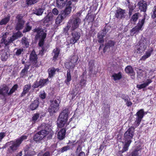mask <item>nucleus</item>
Listing matches in <instances>:
<instances>
[{"mask_svg":"<svg viewBox=\"0 0 156 156\" xmlns=\"http://www.w3.org/2000/svg\"><path fill=\"white\" fill-rule=\"evenodd\" d=\"M78 56L75 55H71L69 57L68 60H67L64 63L65 67L68 69L67 71L66 79L65 81V83L67 86L70 85V82L72 79L71 70L70 69H73L74 68L78 63Z\"/></svg>","mask_w":156,"mask_h":156,"instance_id":"1","label":"nucleus"},{"mask_svg":"<svg viewBox=\"0 0 156 156\" xmlns=\"http://www.w3.org/2000/svg\"><path fill=\"white\" fill-rule=\"evenodd\" d=\"M2 37L1 40V43H4L5 46L8 45L10 43H12L15 40L23 36L22 33L20 31L14 33L13 35L9 38V33L7 32L5 33H3Z\"/></svg>","mask_w":156,"mask_h":156,"instance_id":"2","label":"nucleus"},{"mask_svg":"<svg viewBox=\"0 0 156 156\" xmlns=\"http://www.w3.org/2000/svg\"><path fill=\"white\" fill-rule=\"evenodd\" d=\"M28 136L26 135H23L19 138L17 139L15 141H12L9 143V146L8 148L7 151V153H12L16 151L23 141L26 140Z\"/></svg>","mask_w":156,"mask_h":156,"instance_id":"3","label":"nucleus"},{"mask_svg":"<svg viewBox=\"0 0 156 156\" xmlns=\"http://www.w3.org/2000/svg\"><path fill=\"white\" fill-rule=\"evenodd\" d=\"M69 115V110L68 108L63 109L60 113L57 120V126L59 128H62L67 123Z\"/></svg>","mask_w":156,"mask_h":156,"instance_id":"4","label":"nucleus"},{"mask_svg":"<svg viewBox=\"0 0 156 156\" xmlns=\"http://www.w3.org/2000/svg\"><path fill=\"white\" fill-rule=\"evenodd\" d=\"M47 30L45 29H42L38 27L34 30V32H36L37 34L35 36L36 39L39 40L38 45L40 47L43 46L44 44V39L46 37Z\"/></svg>","mask_w":156,"mask_h":156,"instance_id":"5","label":"nucleus"},{"mask_svg":"<svg viewBox=\"0 0 156 156\" xmlns=\"http://www.w3.org/2000/svg\"><path fill=\"white\" fill-rule=\"evenodd\" d=\"M80 12H77L73 15L68 21L72 27L71 31H74L78 28L81 23V20L80 18L81 16Z\"/></svg>","mask_w":156,"mask_h":156,"instance_id":"6","label":"nucleus"},{"mask_svg":"<svg viewBox=\"0 0 156 156\" xmlns=\"http://www.w3.org/2000/svg\"><path fill=\"white\" fill-rule=\"evenodd\" d=\"M60 101L59 99L50 101V105L48 108L50 115H52L59 110Z\"/></svg>","mask_w":156,"mask_h":156,"instance_id":"7","label":"nucleus"},{"mask_svg":"<svg viewBox=\"0 0 156 156\" xmlns=\"http://www.w3.org/2000/svg\"><path fill=\"white\" fill-rule=\"evenodd\" d=\"M135 128L132 126L129 127L124 133V138L125 142L131 143L132 139H133L134 133Z\"/></svg>","mask_w":156,"mask_h":156,"instance_id":"8","label":"nucleus"},{"mask_svg":"<svg viewBox=\"0 0 156 156\" xmlns=\"http://www.w3.org/2000/svg\"><path fill=\"white\" fill-rule=\"evenodd\" d=\"M9 87L7 84H3L0 87V99L6 100V97L9 96Z\"/></svg>","mask_w":156,"mask_h":156,"instance_id":"9","label":"nucleus"},{"mask_svg":"<svg viewBox=\"0 0 156 156\" xmlns=\"http://www.w3.org/2000/svg\"><path fill=\"white\" fill-rule=\"evenodd\" d=\"M38 58L37 55L34 49H33L30 54L29 60L34 67L37 68L39 66Z\"/></svg>","mask_w":156,"mask_h":156,"instance_id":"10","label":"nucleus"},{"mask_svg":"<svg viewBox=\"0 0 156 156\" xmlns=\"http://www.w3.org/2000/svg\"><path fill=\"white\" fill-rule=\"evenodd\" d=\"M48 133L46 129H42L34 135L33 136V140L36 142H39L45 137Z\"/></svg>","mask_w":156,"mask_h":156,"instance_id":"11","label":"nucleus"},{"mask_svg":"<svg viewBox=\"0 0 156 156\" xmlns=\"http://www.w3.org/2000/svg\"><path fill=\"white\" fill-rule=\"evenodd\" d=\"M144 115V110L143 109H140L136 113V115L137 117L135 121V123L137 127L140 124Z\"/></svg>","mask_w":156,"mask_h":156,"instance_id":"12","label":"nucleus"},{"mask_svg":"<svg viewBox=\"0 0 156 156\" xmlns=\"http://www.w3.org/2000/svg\"><path fill=\"white\" fill-rule=\"evenodd\" d=\"M145 18L144 17L142 20L139 21L137 25L131 30V33L134 34L139 32V30L141 29V28L145 22Z\"/></svg>","mask_w":156,"mask_h":156,"instance_id":"13","label":"nucleus"},{"mask_svg":"<svg viewBox=\"0 0 156 156\" xmlns=\"http://www.w3.org/2000/svg\"><path fill=\"white\" fill-rule=\"evenodd\" d=\"M126 16V11L120 8H118L116 10L115 16L119 19H122L125 18Z\"/></svg>","mask_w":156,"mask_h":156,"instance_id":"14","label":"nucleus"},{"mask_svg":"<svg viewBox=\"0 0 156 156\" xmlns=\"http://www.w3.org/2000/svg\"><path fill=\"white\" fill-rule=\"evenodd\" d=\"M72 38L70 40V43L74 44L80 38V33L76 31H71Z\"/></svg>","mask_w":156,"mask_h":156,"instance_id":"15","label":"nucleus"},{"mask_svg":"<svg viewBox=\"0 0 156 156\" xmlns=\"http://www.w3.org/2000/svg\"><path fill=\"white\" fill-rule=\"evenodd\" d=\"M25 156H33L35 155L36 153L34 149L31 146L27 145L24 149Z\"/></svg>","mask_w":156,"mask_h":156,"instance_id":"16","label":"nucleus"},{"mask_svg":"<svg viewBox=\"0 0 156 156\" xmlns=\"http://www.w3.org/2000/svg\"><path fill=\"white\" fill-rule=\"evenodd\" d=\"M141 145H139L135 146L129 156H139V154L141 152Z\"/></svg>","mask_w":156,"mask_h":156,"instance_id":"17","label":"nucleus"},{"mask_svg":"<svg viewBox=\"0 0 156 156\" xmlns=\"http://www.w3.org/2000/svg\"><path fill=\"white\" fill-rule=\"evenodd\" d=\"M72 4V2L71 1L68 2L66 5V7L65 10L61 11V13L63 14L66 17L70 13L72 7L70 6V5Z\"/></svg>","mask_w":156,"mask_h":156,"instance_id":"18","label":"nucleus"},{"mask_svg":"<svg viewBox=\"0 0 156 156\" xmlns=\"http://www.w3.org/2000/svg\"><path fill=\"white\" fill-rule=\"evenodd\" d=\"M8 49H2L0 50V55L2 61H6L8 58L9 54V52L7 51Z\"/></svg>","mask_w":156,"mask_h":156,"instance_id":"19","label":"nucleus"},{"mask_svg":"<svg viewBox=\"0 0 156 156\" xmlns=\"http://www.w3.org/2000/svg\"><path fill=\"white\" fill-rule=\"evenodd\" d=\"M53 16L52 12H48L46 16L42 20L43 23L45 24L52 21L53 19Z\"/></svg>","mask_w":156,"mask_h":156,"instance_id":"20","label":"nucleus"},{"mask_svg":"<svg viewBox=\"0 0 156 156\" xmlns=\"http://www.w3.org/2000/svg\"><path fill=\"white\" fill-rule=\"evenodd\" d=\"M139 8L141 11L145 12L146 11L147 4L145 1H140L138 3Z\"/></svg>","mask_w":156,"mask_h":156,"instance_id":"21","label":"nucleus"},{"mask_svg":"<svg viewBox=\"0 0 156 156\" xmlns=\"http://www.w3.org/2000/svg\"><path fill=\"white\" fill-rule=\"evenodd\" d=\"M59 69L58 68L55 69L54 67L49 68L48 70V78H52L55 74L56 72H59Z\"/></svg>","mask_w":156,"mask_h":156,"instance_id":"22","label":"nucleus"},{"mask_svg":"<svg viewBox=\"0 0 156 156\" xmlns=\"http://www.w3.org/2000/svg\"><path fill=\"white\" fill-rule=\"evenodd\" d=\"M31 88L30 83H29L24 85L23 87V90L20 97L21 98L25 96L26 94L28 92Z\"/></svg>","mask_w":156,"mask_h":156,"instance_id":"23","label":"nucleus"},{"mask_svg":"<svg viewBox=\"0 0 156 156\" xmlns=\"http://www.w3.org/2000/svg\"><path fill=\"white\" fill-rule=\"evenodd\" d=\"M66 130V128H62L58 133V138L60 140H62L65 137Z\"/></svg>","mask_w":156,"mask_h":156,"instance_id":"24","label":"nucleus"},{"mask_svg":"<svg viewBox=\"0 0 156 156\" xmlns=\"http://www.w3.org/2000/svg\"><path fill=\"white\" fill-rule=\"evenodd\" d=\"M75 153L76 156H85V153L82 151V147L80 145H79L76 149Z\"/></svg>","mask_w":156,"mask_h":156,"instance_id":"25","label":"nucleus"},{"mask_svg":"<svg viewBox=\"0 0 156 156\" xmlns=\"http://www.w3.org/2000/svg\"><path fill=\"white\" fill-rule=\"evenodd\" d=\"M40 103L38 100H35L30 104L29 108L32 111L34 110L38 107Z\"/></svg>","mask_w":156,"mask_h":156,"instance_id":"26","label":"nucleus"},{"mask_svg":"<svg viewBox=\"0 0 156 156\" xmlns=\"http://www.w3.org/2000/svg\"><path fill=\"white\" fill-rule=\"evenodd\" d=\"M125 71L126 73L130 74L131 76H133L135 74L133 68L131 66H128L126 67L125 69Z\"/></svg>","mask_w":156,"mask_h":156,"instance_id":"27","label":"nucleus"},{"mask_svg":"<svg viewBox=\"0 0 156 156\" xmlns=\"http://www.w3.org/2000/svg\"><path fill=\"white\" fill-rule=\"evenodd\" d=\"M152 82V81L150 79H147V81L145 83L140 84L137 85L136 87L140 90L148 86L149 84L151 83Z\"/></svg>","mask_w":156,"mask_h":156,"instance_id":"28","label":"nucleus"},{"mask_svg":"<svg viewBox=\"0 0 156 156\" xmlns=\"http://www.w3.org/2000/svg\"><path fill=\"white\" fill-rule=\"evenodd\" d=\"M153 51V49H148L146 51L144 55H143L140 59V60L145 61L147 58L150 57Z\"/></svg>","mask_w":156,"mask_h":156,"instance_id":"29","label":"nucleus"},{"mask_svg":"<svg viewBox=\"0 0 156 156\" xmlns=\"http://www.w3.org/2000/svg\"><path fill=\"white\" fill-rule=\"evenodd\" d=\"M67 0H57V6L60 9L63 8L66 5Z\"/></svg>","mask_w":156,"mask_h":156,"instance_id":"30","label":"nucleus"},{"mask_svg":"<svg viewBox=\"0 0 156 156\" xmlns=\"http://www.w3.org/2000/svg\"><path fill=\"white\" fill-rule=\"evenodd\" d=\"M131 143L128 142H125V143L121 151H119V154H121L125 151H127L129 149V147Z\"/></svg>","mask_w":156,"mask_h":156,"instance_id":"31","label":"nucleus"},{"mask_svg":"<svg viewBox=\"0 0 156 156\" xmlns=\"http://www.w3.org/2000/svg\"><path fill=\"white\" fill-rule=\"evenodd\" d=\"M66 17L64 16V15L61 12V13L58 15L55 21L56 24H60L62 22L63 20Z\"/></svg>","mask_w":156,"mask_h":156,"instance_id":"32","label":"nucleus"},{"mask_svg":"<svg viewBox=\"0 0 156 156\" xmlns=\"http://www.w3.org/2000/svg\"><path fill=\"white\" fill-rule=\"evenodd\" d=\"M25 23V21L18 22L15 27L16 30L19 31V30L22 29L24 27Z\"/></svg>","mask_w":156,"mask_h":156,"instance_id":"33","label":"nucleus"},{"mask_svg":"<svg viewBox=\"0 0 156 156\" xmlns=\"http://www.w3.org/2000/svg\"><path fill=\"white\" fill-rule=\"evenodd\" d=\"M112 77L114 81L119 80L122 77V74L121 72H119L118 73H114L112 76Z\"/></svg>","mask_w":156,"mask_h":156,"instance_id":"34","label":"nucleus"},{"mask_svg":"<svg viewBox=\"0 0 156 156\" xmlns=\"http://www.w3.org/2000/svg\"><path fill=\"white\" fill-rule=\"evenodd\" d=\"M94 60H91L88 62V66L89 72L92 73L94 67Z\"/></svg>","mask_w":156,"mask_h":156,"instance_id":"35","label":"nucleus"},{"mask_svg":"<svg viewBox=\"0 0 156 156\" xmlns=\"http://www.w3.org/2000/svg\"><path fill=\"white\" fill-rule=\"evenodd\" d=\"M111 27L108 25L107 24L104 27V29L102 30L101 32H99V33L102 34V35L105 36L107 33L110 30Z\"/></svg>","mask_w":156,"mask_h":156,"instance_id":"36","label":"nucleus"},{"mask_svg":"<svg viewBox=\"0 0 156 156\" xmlns=\"http://www.w3.org/2000/svg\"><path fill=\"white\" fill-rule=\"evenodd\" d=\"M49 80L48 78L46 79H41L39 80V83L40 85V88H41L47 85V82Z\"/></svg>","mask_w":156,"mask_h":156,"instance_id":"37","label":"nucleus"},{"mask_svg":"<svg viewBox=\"0 0 156 156\" xmlns=\"http://www.w3.org/2000/svg\"><path fill=\"white\" fill-rule=\"evenodd\" d=\"M70 147L69 145H67L63 147L61 149H58V153L61 154V153H63L65 151H66L68 150H70Z\"/></svg>","mask_w":156,"mask_h":156,"instance_id":"38","label":"nucleus"},{"mask_svg":"<svg viewBox=\"0 0 156 156\" xmlns=\"http://www.w3.org/2000/svg\"><path fill=\"white\" fill-rule=\"evenodd\" d=\"M115 43L112 41H109L105 45V48H114Z\"/></svg>","mask_w":156,"mask_h":156,"instance_id":"39","label":"nucleus"},{"mask_svg":"<svg viewBox=\"0 0 156 156\" xmlns=\"http://www.w3.org/2000/svg\"><path fill=\"white\" fill-rule=\"evenodd\" d=\"M60 49H54V55L53 57V60L55 61L58 58L60 53Z\"/></svg>","mask_w":156,"mask_h":156,"instance_id":"40","label":"nucleus"},{"mask_svg":"<svg viewBox=\"0 0 156 156\" xmlns=\"http://www.w3.org/2000/svg\"><path fill=\"white\" fill-rule=\"evenodd\" d=\"M18 87V85L17 84L14 85L10 89L9 91V96L11 95L14 92Z\"/></svg>","mask_w":156,"mask_h":156,"instance_id":"41","label":"nucleus"},{"mask_svg":"<svg viewBox=\"0 0 156 156\" xmlns=\"http://www.w3.org/2000/svg\"><path fill=\"white\" fill-rule=\"evenodd\" d=\"M105 36L102 35V34H101V33H98L97 35L98 42L100 44H102L104 43V41L103 39V37Z\"/></svg>","mask_w":156,"mask_h":156,"instance_id":"42","label":"nucleus"},{"mask_svg":"<svg viewBox=\"0 0 156 156\" xmlns=\"http://www.w3.org/2000/svg\"><path fill=\"white\" fill-rule=\"evenodd\" d=\"M32 29V26L29 23H27L26 24L24 29L23 30V33H25L30 31Z\"/></svg>","mask_w":156,"mask_h":156,"instance_id":"43","label":"nucleus"},{"mask_svg":"<svg viewBox=\"0 0 156 156\" xmlns=\"http://www.w3.org/2000/svg\"><path fill=\"white\" fill-rule=\"evenodd\" d=\"M22 43L25 47V48H27L29 45V42L28 41V39L25 37H23L22 39Z\"/></svg>","mask_w":156,"mask_h":156,"instance_id":"44","label":"nucleus"},{"mask_svg":"<svg viewBox=\"0 0 156 156\" xmlns=\"http://www.w3.org/2000/svg\"><path fill=\"white\" fill-rule=\"evenodd\" d=\"M44 9L42 8H39L37 9H36L34 10V14L37 16L41 15L43 12Z\"/></svg>","mask_w":156,"mask_h":156,"instance_id":"45","label":"nucleus"},{"mask_svg":"<svg viewBox=\"0 0 156 156\" xmlns=\"http://www.w3.org/2000/svg\"><path fill=\"white\" fill-rule=\"evenodd\" d=\"M72 27L71 26L70 24L68 22L67 25V26L64 29V33L66 35H68V31L69 30L70 28V30H71V28Z\"/></svg>","mask_w":156,"mask_h":156,"instance_id":"46","label":"nucleus"},{"mask_svg":"<svg viewBox=\"0 0 156 156\" xmlns=\"http://www.w3.org/2000/svg\"><path fill=\"white\" fill-rule=\"evenodd\" d=\"M44 129H46L47 131L48 132V133L46 134V136L48 135L47 136L48 140H50L52 138V136L53 135V133L51 132H50V130L47 127H45Z\"/></svg>","mask_w":156,"mask_h":156,"instance_id":"47","label":"nucleus"},{"mask_svg":"<svg viewBox=\"0 0 156 156\" xmlns=\"http://www.w3.org/2000/svg\"><path fill=\"white\" fill-rule=\"evenodd\" d=\"M86 82V80L84 79H82L80 81V85L81 88H83L85 87L87 84Z\"/></svg>","mask_w":156,"mask_h":156,"instance_id":"48","label":"nucleus"},{"mask_svg":"<svg viewBox=\"0 0 156 156\" xmlns=\"http://www.w3.org/2000/svg\"><path fill=\"white\" fill-rule=\"evenodd\" d=\"M139 14V13H136L133 15L130 20V21L134 22L136 21L138 18Z\"/></svg>","mask_w":156,"mask_h":156,"instance_id":"49","label":"nucleus"},{"mask_svg":"<svg viewBox=\"0 0 156 156\" xmlns=\"http://www.w3.org/2000/svg\"><path fill=\"white\" fill-rule=\"evenodd\" d=\"M28 71L25 69H23L20 73V77L22 78H25L28 73Z\"/></svg>","mask_w":156,"mask_h":156,"instance_id":"50","label":"nucleus"},{"mask_svg":"<svg viewBox=\"0 0 156 156\" xmlns=\"http://www.w3.org/2000/svg\"><path fill=\"white\" fill-rule=\"evenodd\" d=\"M9 20V17H6L2 19L0 22V25H2L6 24Z\"/></svg>","mask_w":156,"mask_h":156,"instance_id":"51","label":"nucleus"},{"mask_svg":"<svg viewBox=\"0 0 156 156\" xmlns=\"http://www.w3.org/2000/svg\"><path fill=\"white\" fill-rule=\"evenodd\" d=\"M39 0H26V4L28 5H31L37 3Z\"/></svg>","mask_w":156,"mask_h":156,"instance_id":"52","label":"nucleus"},{"mask_svg":"<svg viewBox=\"0 0 156 156\" xmlns=\"http://www.w3.org/2000/svg\"><path fill=\"white\" fill-rule=\"evenodd\" d=\"M40 115V113H36L34 114L32 118V121L33 122H35L39 118Z\"/></svg>","mask_w":156,"mask_h":156,"instance_id":"53","label":"nucleus"},{"mask_svg":"<svg viewBox=\"0 0 156 156\" xmlns=\"http://www.w3.org/2000/svg\"><path fill=\"white\" fill-rule=\"evenodd\" d=\"M32 87L34 89L38 88L39 87H40V85L39 81H37L34 82Z\"/></svg>","mask_w":156,"mask_h":156,"instance_id":"54","label":"nucleus"},{"mask_svg":"<svg viewBox=\"0 0 156 156\" xmlns=\"http://www.w3.org/2000/svg\"><path fill=\"white\" fill-rule=\"evenodd\" d=\"M128 8H129V15L130 16L131 15L134 9V8L133 6L131 5H129Z\"/></svg>","mask_w":156,"mask_h":156,"instance_id":"55","label":"nucleus"},{"mask_svg":"<svg viewBox=\"0 0 156 156\" xmlns=\"http://www.w3.org/2000/svg\"><path fill=\"white\" fill-rule=\"evenodd\" d=\"M40 98L43 99H45L46 97V94L44 91H43L41 92V93L39 95Z\"/></svg>","mask_w":156,"mask_h":156,"instance_id":"56","label":"nucleus"},{"mask_svg":"<svg viewBox=\"0 0 156 156\" xmlns=\"http://www.w3.org/2000/svg\"><path fill=\"white\" fill-rule=\"evenodd\" d=\"M153 11V13L151 15V17L153 19H154L156 17V5L154 7Z\"/></svg>","mask_w":156,"mask_h":156,"instance_id":"57","label":"nucleus"},{"mask_svg":"<svg viewBox=\"0 0 156 156\" xmlns=\"http://www.w3.org/2000/svg\"><path fill=\"white\" fill-rule=\"evenodd\" d=\"M6 136L5 133L1 132L0 133V142L2 141V139Z\"/></svg>","mask_w":156,"mask_h":156,"instance_id":"58","label":"nucleus"},{"mask_svg":"<svg viewBox=\"0 0 156 156\" xmlns=\"http://www.w3.org/2000/svg\"><path fill=\"white\" fill-rule=\"evenodd\" d=\"M23 16H21V15H18L16 17L17 19H18V22L20 21H25L23 20L22 19Z\"/></svg>","mask_w":156,"mask_h":156,"instance_id":"59","label":"nucleus"},{"mask_svg":"<svg viewBox=\"0 0 156 156\" xmlns=\"http://www.w3.org/2000/svg\"><path fill=\"white\" fill-rule=\"evenodd\" d=\"M52 13H53L55 15H57L58 14V11L57 9L55 8L53 9Z\"/></svg>","mask_w":156,"mask_h":156,"instance_id":"60","label":"nucleus"},{"mask_svg":"<svg viewBox=\"0 0 156 156\" xmlns=\"http://www.w3.org/2000/svg\"><path fill=\"white\" fill-rule=\"evenodd\" d=\"M142 41L141 40L139 43V45L140 46V47H139L138 49H140V48H143V49H145L146 48V47L144 45V44L143 43L142 44Z\"/></svg>","mask_w":156,"mask_h":156,"instance_id":"61","label":"nucleus"},{"mask_svg":"<svg viewBox=\"0 0 156 156\" xmlns=\"http://www.w3.org/2000/svg\"><path fill=\"white\" fill-rule=\"evenodd\" d=\"M23 49H17L16 52V54L17 55H20L22 52L23 51Z\"/></svg>","mask_w":156,"mask_h":156,"instance_id":"62","label":"nucleus"},{"mask_svg":"<svg viewBox=\"0 0 156 156\" xmlns=\"http://www.w3.org/2000/svg\"><path fill=\"white\" fill-rule=\"evenodd\" d=\"M30 64H25L24 65V67L23 69H25L26 70L28 71V69H29L30 68Z\"/></svg>","mask_w":156,"mask_h":156,"instance_id":"63","label":"nucleus"},{"mask_svg":"<svg viewBox=\"0 0 156 156\" xmlns=\"http://www.w3.org/2000/svg\"><path fill=\"white\" fill-rule=\"evenodd\" d=\"M42 156H50V153L48 151H47L42 155Z\"/></svg>","mask_w":156,"mask_h":156,"instance_id":"64","label":"nucleus"}]
</instances>
